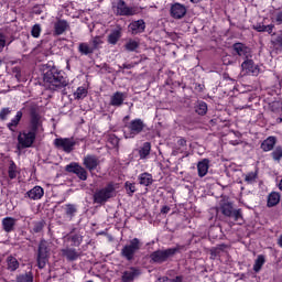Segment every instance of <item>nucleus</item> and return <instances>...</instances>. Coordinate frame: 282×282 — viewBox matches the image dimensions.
<instances>
[{
    "label": "nucleus",
    "instance_id": "1",
    "mask_svg": "<svg viewBox=\"0 0 282 282\" xmlns=\"http://www.w3.org/2000/svg\"><path fill=\"white\" fill-rule=\"evenodd\" d=\"M41 109L37 105H31L29 107L30 113V126L29 130H23L18 134V149H32L34 142H36V133L39 129L43 127V121L41 120Z\"/></svg>",
    "mask_w": 282,
    "mask_h": 282
},
{
    "label": "nucleus",
    "instance_id": "2",
    "mask_svg": "<svg viewBox=\"0 0 282 282\" xmlns=\"http://www.w3.org/2000/svg\"><path fill=\"white\" fill-rule=\"evenodd\" d=\"M43 82L47 85L52 91H61L64 87L69 85L67 78L63 76V70L56 68V66L46 68L43 74Z\"/></svg>",
    "mask_w": 282,
    "mask_h": 282
},
{
    "label": "nucleus",
    "instance_id": "3",
    "mask_svg": "<svg viewBox=\"0 0 282 282\" xmlns=\"http://www.w3.org/2000/svg\"><path fill=\"white\" fill-rule=\"evenodd\" d=\"M144 246L143 242L139 238H133L129 241V243L124 245L121 249V257L126 259V261H133L135 257H138V252L142 250Z\"/></svg>",
    "mask_w": 282,
    "mask_h": 282
},
{
    "label": "nucleus",
    "instance_id": "4",
    "mask_svg": "<svg viewBox=\"0 0 282 282\" xmlns=\"http://www.w3.org/2000/svg\"><path fill=\"white\" fill-rule=\"evenodd\" d=\"M184 246L177 245L174 248H169L165 250H156L150 254V259L152 263H165V261H169L171 257H175L177 252L181 250H184Z\"/></svg>",
    "mask_w": 282,
    "mask_h": 282
},
{
    "label": "nucleus",
    "instance_id": "5",
    "mask_svg": "<svg viewBox=\"0 0 282 282\" xmlns=\"http://www.w3.org/2000/svg\"><path fill=\"white\" fill-rule=\"evenodd\" d=\"M128 131L123 132L126 140L133 139L135 135H140L147 129V123L142 119H133L128 124H126Z\"/></svg>",
    "mask_w": 282,
    "mask_h": 282
},
{
    "label": "nucleus",
    "instance_id": "6",
    "mask_svg": "<svg viewBox=\"0 0 282 282\" xmlns=\"http://www.w3.org/2000/svg\"><path fill=\"white\" fill-rule=\"evenodd\" d=\"M220 212L225 217H228L229 219H234V221H241L239 224H243V213L241 209H236L232 206V203L225 202L220 205Z\"/></svg>",
    "mask_w": 282,
    "mask_h": 282
},
{
    "label": "nucleus",
    "instance_id": "7",
    "mask_svg": "<svg viewBox=\"0 0 282 282\" xmlns=\"http://www.w3.org/2000/svg\"><path fill=\"white\" fill-rule=\"evenodd\" d=\"M113 193H116V186L113 183H109L107 187L101 189H97L93 196L95 204H106L109 202L111 197H113Z\"/></svg>",
    "mask_w": 282,
    "mask_h": 282
},
{
    "label": "nucleus",
    "instance_id": "8",
    "mask_svg": "<svg viewBox=\"0 0 282 282\" xmlns=\"http://www.w3.org/2000/svg\"><path fill=\"white\" fill-rule=\"evenodd\" d=\"M47 257H50V243L42 239L39 243V249H37V268L40 270H43L45 265H47Z\"/></svg>",
    "mask_w": 282,
    "mask_h": 282
},
{
    "label": "nucleus",
    "instance_id": "9",
    "mask_svg": "<svg viewBox=\"0 0 282 282\" xmlns=\"http://www.w3.org/2000/svg\"><path fill=\"white\" fill-rule=\"evenodd\" d=\"M112 11L116 17H133L135 14V10L133 8L128 7L124 0H117L112 3Z\"/></svg>",
    "mask_w": 282,
    "mask_h": 282
},
{
    "label": "nucleus",
    "instance_id": "10",
    "mask_svg": "<svg viewBox=\"0 0 282 282\" xmlns=\"http://www.w3.org/2000/svg\"><path fill=\"white\" fill-rule=\"evenodd\" d=\"M65 171L67 173H74L75 175H77L78 180H82V182H87V170L80 164L72 162L70 164L66 165Z\"/></svg>",
    "mask_w": 282,
    "mask_h": 282
},
{
    "label": "nucleus",
    "instance_id": "11",
    "mask_svg": "<svg viewBox=\"0 0 282 282\" xmlns=\"http://www.w3.org/2000/svg\"><path fill=\"white\" fill-rule=\"evenodd\" d=\"M54 144L56 149H62L65 153H72L74 151V147H76V141L69 138H58L54 140Z\"/></svg>",
    "mask_w": 282,
    "mask_h": 282
},
{
    "label": "nucleus",
    "instance_id": "12",
    "mask_svg": "<svg viewBox=\"0 0 282 282\" xmlns=\"http://www.w3.org/2000/svg\"><path fill=\"white\" fill-rule=\"evenodd\" d=\"M232 50L238 56H240V58H243L245 61L252 58V48L241 42L235 43L232 45Z\"/></svg>",
    "mask_w": 282,
    "mask_h": 282
},
{
    "label": "nucleus",
    "instance_id": "13",
    "mask_svg": "<svg viewBox=\"0 0 282 282\" xmlns=\"http://www.w3.org/2000/svg\"><path fill=\"white\" fill-rule=\"evenodd\" d=\"M142 274V270L138 267H129L122 272L121 282H133Z\"/></svg>",
    "mask_w": 282,
    "mask_h": 282
},
{
    "label": "nucleus",
    "instance_id": "14",
    "mask_svg": "<svg viewBox=\"0 0 282 282\" xmlns=\"http://www.w3.org/2000/svg\"><path fill=\"white\" fill-rule=\"evenodd\" d=\"M186 6L180 3V2H176L174 4L171 6V9H170V14L172 17V19H184L186 17Z\"/></svg>",
    "mask_w": 282,
    "mask_h": 282
},
{
    "label": "nucleus",
    "instance_id": "15",
    "mask_svg": "<svg viewBox=\"0 0 282 282\" xmlns=\"http://www.w3.org/2000/svg\"><path fill=\"white\" fill-rule=\"evenodd\" d=\"M83 164L85 169L89 171V173H93V171H96V169H98V166L100 165V159H98V156L94 154H87L84 158Z\"/></svg>",
    "mask_w": 282,
    "mask_h": 282
},
{
    "label": "nucleus",
    "instance_id": "16",
    "mask_svg": "<svg viewBox=\"0 0 282 282\" xmlns=\"http://www.w3.org/2000/svg\"><path fill=\"white\" fill-rule=\"evenodd\" d=\"M68 30H70V26L67 20L57 19V21L54 23L55 36H61L62 34H65V32H68Z\"/></svg>",
    "mask_w": 282,
    "mask_h": 282
},
{
    "label": "nucleus",
    "instance_id": "17",
    "mask_svg": "<svg viewBox=\"0 0 282 282\" xmlns=\"http://www.w3.org/2000/svg\"><path fill=\"white\" fill-rule=\"evenodd\" d=\"M241 67L247 72V74H251V76H257L260 73L259 66L254 65V61H252V58L245 59Z\"/></svg>",
    "mask_w": 282,
    "mask_h": 282
},
{
    "label": "nucleus",
    "instance_id": "18",
    "mask_svg": "<svg viewBox=\"0 0 282 282\" xmlns=\"http://www.w3.org/2000/svg\"><path fill=\"white\" fill-rule=\"evenodd\" d=\"M128 28H129V32H131V34L133 35L142 34V32L147 30V23L144 22V20H137V21H132Z\"/></svg>",
    "mask_w": 282,
    "mask_h": 282
},
{
    "label": "nucleus",
    "instance_id": "19",
    "mask_svg": "<svg viewBox=\"0 0 282 282\" xmlns=\"http://www.w3.org/2000/svg\"><path fill=\"white\" fill-rule=\"evenodd\" d=\"M124 98H127V94L121 93V91H116L110 97L111 107H122V105L124 104Z\"/></svg>",
    "mask_w": 282,
    "mask_h": 282
},
{
    "label": "nucleus",
    "instance_id": "20",
    "mask_svg": "<svg viewBox=\"0 0 282 282\" xmlns=\"http://www.w3.org/2000/svg\"><path fill=\"white\" fill-rule=\"evenodd\" d=\"M208 169H210V160L203 159L197 163L198 177H206L208 175Z\"/></svg>",
    "mask_w": 282,
    "mask_h": 282
},
{
    "label": "nucleus",
    "instance_id": "21",
    "mask_svg": "<svg viewBox=\"0 0 282 282\" xmlns=\"http://www.w3.org/2000/svg\"><path fill=\"white\" fill-rule=\"evenodd\" d=\"M43 195H45V191L41 186H34L26 193L28 198L33 200L41 199Z\"/></svg>",
    "mask_w": 282,
    "mask_h": 282
},
{
    "label": "nucleus",
    "instance_id": "22",
    "mask_svg": "<svg viewBox=\"0 0 282 282\" xmlns=\"http://www.w3.org/2000/svg\"><path fill=\"white\" fill-rule=\"evenodd\" d=\"M62 254L67 259V261H76L80 253L75 248H65L62 249Z\"/></svg>",
    "mask_w": 282,
    "mask_h": 282
},
{
    "label": "nucleus",
    "instance_id": "23",
    "mask_svg": "<svg viewBox=\"0 0 282 282\" xmlns=\"http://www.w3.org/2000/svg\"><path fill=\"white\" fill-rule=\"evenodd\" d=\"M276 144V137H268L260 145V149L262 151L268 152L272 151L274 149V145Z\"/></svg>",
    "mask_w": 282,
    "mask_h": 282
},
{
    "label": "nucleus",
    "instance_id": "24",
    "mask_svg": "<svg viewBox=\"0 0 282 282\" xmlns=\"http://www.w3.org/2000/svg\"><path fill=\"white\" fill-rule=\"evenodd\" d=\"M14 226H17V219L12 217H6L2 219V228L6 232H12V230H14Z\"/></svg>",
    "mask_w": 282,
    "mask_h": 282
},
{
    "label": "nucleus",
    "instance_id": "25",
    "mask_svg": "<svg viewBox=\"0 0 282 282\" xmlns=\"http://www.w3.org/2000/svg\"><path fill=\"white\" fill-rule=\"evenodd\" d=\"M122 36V29H116L111 31V33L108 35V43L110 45H116L118 41H120Z\"/></svg>",
    "mask_w": 282,
    "mask_h": 282
},
{
    "label": "nucleus",
    "instance_id": "26",
    "mask_svg": "<svg viewBox=\"0 0 282 282\" xmlns=\"http://www.w3.org/2000/svg\"><path fill=\"white\" fill-rule=\"evenodd\" d=\"M279 202H281V195L276 192H272L268 196L267 206L268 208H274Z\"/></svg>",
    "mask_w": 282,
    "mask_h": 282
},
{
    "label": "nucleus",
    "instance_id": "27",
    "mask_svg": "<svg viewBox=\"0 0 282 282\" xmlns=\"http://www.w3.org/2000/svg\"><path fill=\"white\" fill-rule=\"evenodd\" d=\"M19 260H17V258H14L13 256H8L7 257V270H9V272H17V270H19Z\"/></svg>",
    "mask_w": 282,
    "mask_h": 282
},
{
    "label": "nucleus",
    "instance_id": "28",
    "mask_svg": "<svg viewBox=\"0 0 282 282\" xmlns=\"http://www.w3.org/2000/svg\"><path fill=\"white\" fill-rule=\"evenodd\" d=\"M78 52L82 56H89L90 54H94L95 51L89 43L82 42L78 45Z\"/></svg>",
    "mask_w": 282,
    "mask_h": 282
},
{
    "label": "nucleus",
    "instance_id": "29",
    "mask_svg": "<svg viewBox=\"0 0 282 282\" xmlns=\"http://www.w3.org/2000/svg\"><path fill=\"white\" fill-rule=\"evenodd\" d=\"M149 155H151V142H144L139 149V158L140 160H147Z\"/></svg>",
    "mask_w": 282,
    "mask_h": 282
},
{
    "label": "nucleus",
    "instance_id": "30",
    "mask_svg": "<svg viewBox=\"0 0 282 282\" xmlns=\"http://www.w3.org/2000/svg\"><path fill=\"white\" fill-rule=\"evenodd\" d=\"M23 118V112L20 110L17 112L15 117L7 124L10 131H15L17 127H19V122Z\"/></svg>",
    "mask_w": 282,
    "mask_h": 282
},
{
    "label": "nucleus",
    "instance_id": "31",
    "mask_svg": "<svg viewBox=\"0 0 282 282\" xmlns=\"http://www.w3.org/2000/svg\"><path fill=\"white\" fill-rule=\"evenodd\" d=\"M15 282H34V273L28 271L15 276Z\"/></svg>",
    "mask_w": 282,
    "mask_h": 282
},
{
    "label": "nucleus",
    "instance_id": "32",
    "mask_svg": "<svg viewBox=\"0 0 282 282\" xmlns=\"http://www.w3.org/2000/svg\"><path fill=\"white\" fill-rule=\"evenodd\" d=\"M139 184H141V186H151V184H153V175L147 172L140 174Z\"/></svg>",
    "mask_w": 282,
    "mask_h": 282
},
{
    "label": "nucleus",
    "instance_id": "33",
    "mask_svg": "<svg viewBox=\"0 0 282 282\" xmlns=\"http://www.w3.org/2000/svg\"><path fill=\"white\" fill-rule=\"evenodd\" d=\"M195 111L198 116H206V113H208V104L205 101H197L195 105Z\"/></svg>",
    "mask_w": 282,
    "mask_h": 282
},
{
    "label": "nucleus",
    "instance_id": "34",
    "mask_svg": "<svg viewBox=\"0 0 282 282\" xmlns=\"http://www.w3.org/2000/svg\"><path fill=\"white\" fill-rule=\"evenodd\" d=\"M77 213H78V207L76 205H74V204H66L65 215L69 219H74V217H76Z\"/></svg>",
    "mask_w": 282,
    "mask_h": 282
},
{
    "label": "nucleus",
    "instance_id": "35",
    "mask_svg": "<svg viewBox=\"0 0 282 282\" xmlns=\"http://www.w3.org/2000/svg\"><path fill=\"white\" fill-rule=\"evenodd\" d=\"M124 50L127 52H135V50H138V47H140V42L137 40H128L126 42V44L123 45Z\"/></svg>",
    "mask_w": 282,
    "mask_h": 282
},
{
    "label": "nucleus",
    "instance_id": "36",
    "mask_svg": "<svg viewBox=\"0 0 282 282\" xmlns=\"http://www.w3.org/2000/svg\"><path fill=\"white\" fill-rule=\"evenodd\" d=\"M68 241H72V246L74 248H78L80 243H83V235L80 234H74V235H68Z\"/></svg>",
    "mask_w": 282,
    "mask_h": 282
},
{
    "label": "nucleus",
    "instance_id": "37",
    "mask_svg": "<svg viewBox=\"0 0 282 282\" xmlns=\"http://www.w3.org/2000/svg\"><path fill=\"white\" fill-rule=\"evenodd\" d=\"M102 37L101 36H95L90 42V47H93V52H96L102 47Z\"/></svg>",
    "mask_w": 282,
    "mask_h": 282
},
{
    "label": "nucleus",
    "instance_id": "38",
    "mask_svg": "<svg viewBox=\"0 0 282 282\" xmlns=\"http://www.w3.org/2000/svg\"><path fill=\"white\" fill-rule=\"evenodd\" d=\"M264 263H265V257L262 254L258 256V258L256 259L254 264H253V270L256 272H260L261 268H263Z\"/></svg>",
    "mask_w": 282,
    "mask_h": 282
},
{
    "label": "nucleus",
    "instance_id": "39",
    "mask_svg": "<svg viewBox=\"0 0 282 282\" xmlns=\"http://www.w3.org/2000/svg\"><path fill=\"white\" fill-rule=\"evenodd\" d=\"M8 174L10 180H15L17 177V163L14 161H10L9 169H8Z\"/></svg>",
    "mask_w": 282,
    "mask_h": 282
},
{
    "label": "nucleus",
    "instance_id": "40",
    "mask_svg": "<svg viewBox=\"0 0 282 282\" xmlns=\"http://www.w3.org/2000/svg\"><path fill=\"white\" fill-rule=\"evenodd\" d=\"M74 96L77 100H83V98H87V89L85 87H78Z\"/></svg>",
    "mask_w": 282,
    "mask_h": 282
},
{
    "label": "nucleus",
    "instance_id": "41",
    "mask_svg": "<svg viewBox=\"0 0 282 282\" xmlns=\"http://www.w3.org/2000/svg\"><path fill=\"white\" fill-rule=\"evenodd\" d=\"M44 228H45V220L33 223V232L35 234L43 232Z\"/></svg>",
    "mask_w": 282,
    "mask_h": 282
},
{
    "label": "nucleus",
    "instance_id": "42",
    "mask_svg": "<svg viewBox=\"0 0 282 282\" xmlns=\"http://www.w3.org/2000/svg\"><path fill=\"white\" fill-rule=\"evenodd\" d=\"M271 156L273 158V160L275 162H281V159H282V148L281 147H276L274 149V151L271 153Z\"/></svg>",
    "mask_w": 282,
    "mask_h": 282
},
{
    "label": "nucleus",
    "instance_id": "43",
    "mask_svg": "<svg viewBox=\"0 0 282 282\" xmlns=\"http://www.w3.org/2000/svg\"><path fill=\"white\" fill-rule=\"evenodd\" d=\"M124 187L129 197H133V193L137 191L135 183L126 182Z\"/></svg>",
    "mask_w": 282,
    "mask_h": 282
},
{
    "label": "nucleus",
    "instance_id": "44",
    "mask_svg": "<svg viewBox=\"0 0 282 282\" xmlns=\"http://www.w3.org/2000/svg\"><path fill=\"white\" fill-rule=\"evenodd\" d=\"M108 142L111 144V147H113V149H119L120 147V139L116 137V134L110 135L108 138Z\"/></svg>",
    "mask_w": 282,
    "mask_h": 282
},
{
    "label": "nucleus",
    "instance_id": "45",
    "mask_svg": "<svg viewBox=\"0 0 282 282\" xmlns=\"http://www.w3.org/2000/svg\"><path fill=\"white\" fill-rule=\"evenodd\" d=\"M10 113H12V109L10 107L2 108L0 110V120H2V122L8 120V116H10Z\"/></svg>",
    "mask_w": 282,
    "mask_h": 282
},
{
    "label": "nucleus",
    "instance_id": "46",
    "mask_svg": "<svg viewBox=\"0 0 282 282\" xmlns=\"http://www.w3.org/2000/svg\"><path fill=\"white\" fill-rule=\"evenodd\" d=\"M256 180H257L256 172H250L245 176V182H247V184H254Z\"/></svg>",
    "mask_w": 282,
    "mask_h": 282
},
{
    "label": "nucleus",
    "instance_id": "47",
    "mask_svg": "<svg viewBox=\"0 0 282 282\" xmlns=\"http://www.w3.org/2000/svg\"><path fill=\"white\" fill-rule=\"evenodd\" d=\"M31 35L34 39H39L41 36V25L40 24H34L32 30H31Z\"/></svg>",
    "mask_w": 282,
    "mask_h": 282
},
{
    "label": "nucleus",
    "instance_id": "48",
    "mask_svg": "<svg viewBox=\"0 0 282 282\" xmlns=\"http://www.w3.org/2000/svg\"><path fill=\"white\" fill-rule=\"evenodd\" d=\"M271 43L274 47H282V33L278 34Z\"/></svg>",
    "mask_w": 282,
    "mask_h": 282
},
{
    "label": "nucleus",
    "instance_id": "49",
    "mask_svg": "<svg viewBox=\"0 0 282 282\" xmlns=\"http://www.w3.org/2000/svg\"><path fill=\"white\" fill-rule=\"evenodd\" d=\"M177 147H178V151H184V150H182V149H186V139L181 138V139L177 141Z\"/></svg>",
    "mask_w": 282,
    "mask_h": 282
},
{
    "label": "nucleus",
    "instance_id": "50",
    "mask_svg": "<svg viewBox=\"0 0 282 282\" xmlns=\"http://www.w3.org/2000/svg\"><path fill=\"white\" fill-rule=\"evenodd\" d=\"M275 23L276 25H282V10L278 13H275Z\"/></svg>",
    "mask_w": 282,
    "mask_h": 282
},
{
    "label": "nucleus",
    "instance_id": "51",
    "mask_svg": "<svg viewBox=\"0 0 282 282\" xmlns=\"http://www.w3.org/2000/svg\"><path fill=\"white\" fill-rule=\"evenodd\" d=\"M6 47V35L3 33H0V50H3Z\"/></svg>",
    "mask_w": 282,
    "mask_h": 282
},
{
    "label": "nucleus",
    "instance_id": "52",
    "mask_svg": "<svg viewBox=\"0 0 282 282\" xmlns=\"http://www.w3.org/2000/svg\"><path fill=\"white\" fill-rule=\"evenodd\" d=\"M253 30H256L257 32H265V25L257 24L253 26Z\"/></svg>",
    "mask_w": 282,
    "mask_h": 282
},
{
    "label": "nucleus",
    "instance_id": "53",
    "mask_svg": "<svg viewBox=\"0 0 282 282\" xmlns=\"http://www.w3.org/2000/svg\"><path fill=\"white\" fill-rule=\"evenodd\" d=\"M264 32H268V34H272V32L274 31V24H268L264 25Z\"/></svg>",
    "mask_w": 282,
    "mask_h": 282
},
{
    "label": "nucleus",
    "instance_id": "54",
    "mask_svg": "<svg viewBox=\"0 0 282 282\" xmlns=\"http://www.w3.org/2000/svg\"><path fill=\"white\" fill-rule=\"evenodd\" d=\"M170 212H171V207H169L166 205L161 208L162 215H167V213H170Z\"/></svg>",
    "mask_w": 282,
    "mask_h": 282
},
{
    "label": "nucleus",
    "instance_id": "55",
    "mask_svg": "<svg viewBox=\"0 0 282 282\" xmlns=\"http://www.w3.org/2000/svg\"><path fill=\"white\" fill-rule=\"evenodd\" d=\"M219 253H220V251L217 247H215L210 250L212 257H217Z\"/></svg>",
    "mask_w": 282,
    "mask_h": 282
},
{
    "label": "nucleus",
    "instance_id": "56",
    "mask_svg": "<svg viewBox=\"0 0 282 282\" xmlns=\"http://www.w3.org/2000/svg\"><path fill=\"white\" fill-rule=\"evenodd\" d=\"M184 281V276L182 275H177L175 279H170V282H183Z\"/></svg>",
    "mask_w": 282,
    "mask_h": 282
},
{
    "label": "nucleus",
    "instance_id": "57",
    "mask_svg": "<svg viewBox=\"0 0 282 282\" xmlns=\"http://www.w3.org/2000/svg\"><path fill=\"white\" fill-rule=\"evenodd\" d=\"M121 67H122V69H133V67H135V65H133V64H123Z\"/></svg>",
    "mask_w": 282,
    "mask_h": 282
},
{
    "label": "nucleus",
    "instance_id": "58",
    "mask_svg": "<svg viewBox=\"0 0 282 282\" xmlns=\"http://www.w3.org/2000/svg\"><path fill=\"white\" fill-rule=\"evenodd\" d=\"M216 248L218 249V252H224V250H226L227 246L226 245H218Z\"/></svg>",
    "mask_w": 282,
    "mask_h": 282
},
{
    "label": "nucleus",
    "instance_id": "59",
    "mask_svg": "<svg viewBox=\"0 0 282 282\" xmlns=\"http://www.w3.org/2000/svg\"><path fill=\"white\" fill-rule=\"evenodd\" d=\"M159 281H161V282H170L171 279L169 276H163V278H160Z\"/></svg>",
    "mask_w": 282,
    "mask_h": 282
},
{
    "label": "nucleus",
    "instance_id": "60",
    "mask_svg": "<svg viewBox=\"0 0 282 282\" xmlns=\"http://www.w3.org/2000/svg\"><path fill=\"white\" fill-rule=\"evenodd\" d=\"M278 246H280V248H282V235L278 239Z\"/></svg>",
    "mask_w": 282,
    "mask_h": 282
},
{
    "label": "nucleus",
    "instance_id": "61",
    "mask_svg": "<svg viewBox=\"0 0 282 282\" xmlns=\"http://www.w3.org/2000/svg\"><path fill=\"white\" fill-rule=\"evenodd\" d=\"M192 3H202V0H189Z\"/></svg>",
    "mask_w": 282,
    "mask_h": 282
},
{
    "label": "nucleus",
    "instance_id": "62",
    "mask_svg": "<svg viewBox=\"0 0 282 282\" xmlns=\"http://www.w3.org/2000/svg\"><path fill=\"white\" fill-rule=\"evenodd\" d=\"M279 188H280V191H282V178H281V181L279 183Z\"/></svg>",
    "mask_w": 282,
    "mask_h": 282
},
{
    "label": "nucleus",
    "instance_id": "63",
    "mask_svg": "<svg viewBox=\"0 0 282 282\" xmlns=\"http://www.w3.org/2000/svg\"><path fill=\"white\" fill-rule=\"evenodd\" d=\"M3 65V58L0 57V67Z\"/></svg>",
    "mask_w": 282,
    "mask_h": 282
},
{
    "label": "nucleus",
    "instance_id": "64",
    "mask_svg": "<svg viewBox=\"0 0 282 282\" xmlns=\"http://www.w3.org/2000/svg\"><path fill=\"white\" fill-rule=\"evenodd\" d=\"M124 120H129V116H126V117H124Z\"/></svg>",
    "mask_w": 282,
    "mask_h": 282
}]
</instances>
